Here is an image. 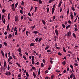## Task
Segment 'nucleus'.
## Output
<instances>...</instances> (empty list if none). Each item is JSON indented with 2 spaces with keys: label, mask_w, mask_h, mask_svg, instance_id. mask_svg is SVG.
<instances>
[{
  "label": "nucleus",
  "mask_w": 79,
  "mask_h": 79,
  "mask_svg": "<svg viewBox=\"0 0 79 79\" xmlns=\"http://www.w3.org/2000/svg\"><path fill=\"white\" fill-rule=\"evenodd\" d=\"M32 69H34V70H35V67H34V66L32 67Z\"/></svg>",
  "instance_id": "nucleus-47"
},
{
  "label": "nucleus",
  "mask_w": 79,
  "mask_h": 79,
  "mask_svg": "<svg viewBox=\"0 0 79 79\" xmlns=\"http://www.w3.org/2000/svg\"><path fill=\"white\" fill-rule=\"evenodd\" d=\"M40 69L39 68V69L38 72V74L39 75H40Z\"/></svg>",
  "instance_id": "nucleus-18"
},
{
  "label": "nucleus",
  "mask_w": 79,
  "mask_h": 79,
  "mask_svg": "<svg viewBox=\"0 0 79 79\" xmlns=\"http://www.w3.org/2000/svg\"><path fill=\"white\" fill-rule=\"evenodd\" d=\"M3 21V23H4V24H5V22H6V20H5V18L4 19V20H3V21Z\"/></svg>",
  "instance_id": "nucleus-46"
},
{
  "label": "nucleus",
  "mask_w": 79,
  "mask_h": 79,
  "mask_svg": "<svg viewBox=\"0 0 79 79\" xmlns=\"http://www.w3.org/2000/svg\"><path fill=\"white\" fill-rule=\"evenodd\" d=\"M31 46H33V47H34V43H31L30 46L31 47Z\"/></svg>",
  "instance_id": "nucleus-14"
},
{
  "label": "nucleus",
  "mask_w": 79,
  "mask_h": 79,
  "mask_svg": "<svg viewBox=\"0 0 79 79\" xmlns=\"http://www.w3.org/2000/svg\"><path fill=\"white\" fill-rule=\"evenodd\" d=\"M11 53V52H9L8 53V56H10V54Z\"/></svg>",
  "instance_id": "nucleus-64"
},
{
  "label": "nucleus",
  "mask_w": 79,
  "mask_h": 79,
  "mask_svg": "<svg viewBox=\"0 0 79 79\" xmlns=\"http://www.w3.org/2000/svg\"><path fill=\"white\" fill-rule=\"evenodd\" d=\"M5 11H6V10H5V9H3L2 10V13H5Z\"/></svg>",
  "instance_id": "nucleus-44"
},
{
  "label": "nucleus",
  "mask_w": 79,
  "mask_h": 79,
  "mask_svg": "<svg viewBox=\"0 0 79 79\" xmlns=\"http://www.w3.org/2000/svg\"><path fill=\"white\" fill-rule=\"evenodd\" d=\"M12 57H13L14 60H16V56H15L14 55V54H12Z\"/></svg>",
  "instance_id": "nucleus-9"
},
{
  "label": "nucleus",
  "mask_w": 79,
  "mask_h": 79,
  "mask_svg": "<svg viewBox=\"0 0 79 79\" xmlns=\"http://www.w3.org/2000/svg\"><path fill=\"white\" fill-rule=\"evenodd\" d=\"M39 38H36L35 39V41H36V42H37V41H38V40H39Z\"/></svg>",
  "instance_id": "nucleus-43"
},
{
  "label": "nucleus",
  "mask_w": 79,
  "mask_h": 79,
  "mask_svg": "<svg viewBox=\"0 0 79 79\" xmlns=\"http://www.w3.org/2000/svg\"><path fill=\"white\" fill-rule=\"evenodd\" d=\"M9 38L10 39V38H11V37H12V35H11V34L9 35Z\"/></svg>",
  "instance_id": "nucleus-55"
},
{
  "label": "nucleus",
  "mask_w": 79,
  "mask_h": 79,
  "mask_svg": "<svg viewBox=\"0 0 79 79\" xmlns=\"http://www.w3.org/2000/svg\"><path fill=\"white\" fill-rule=\"evenodd\" d=\"M56 48L57 49H58V50H60V47H56Z\"/></svg>",
  "instance_id": "nucleus-62"
},
{
  "label": "nucleus",
  "mask_w": 79,
  "mask_h": 79,
  "mask_svg": "<svg viewBox=\"0 0 79 79\" xmlns=\"http://www.w3.org/2000/svg\"><path fill=\"white\" fill-rule=\"evenodd\" d=\"M38 2H39V3L40 4H42V1L41 0H39Z\"/></svg>",
  "instance_id": "nucleus-19"
},
{
  "label": "nucleus",
  "mask_w": 79,
  "mask_h": 79,
  "mask_svg": "<svg viewBox=\"0 0 79 79\" xmlns=\"http://www.w3.org/2000/svg\"><path fill=\"white\" fill-rule=\"evenodd\" d=\"M44 66V63H41V67H43Z\"/></svg>",
  "instance_id": "nucleus-41"
},
{
  "label": "nucleus",
  "mask_w": 79,
  "mask_h": 79,
  "mask_svg": "<svg viewBox=\"0 0 79 79\" xmlns=\"http://www.w3.org/2000/svg\"><path fill=\"white\" fill-rule=\"evenodd\" d=\"M1 53L2 54V55L3 56H5V54H4V53H3V50H2L1 51Z\"/></svg>",
  "instance_id": "nucleus-10"
},
{
  "label": "nucleus",
  "mask_w": 79,
  "mask_h": 79,
  "mask_svg": "<svg viewBox=\"0 0 79 79\" xmlns=\"http://www.w3.org/2000/svg\"><path fill=\"white\" fill-rule=\"evenodd\" d=\"M18 5V2H17L15 4V8H17V6Z\"/></svg>",
  "instance_id": "nucleus-27"
},
{
  "label": "nucleus",
  "mask_w": 79,
  "mask_h": 79,
  "mask_svg": "<svg viewBox=\"0 0 79 79\" xmlns=\"http://www.w3.org/2000/svg\"><path fill=\"white\" fill-rule=\"evenodd\" d=\"M62 64L64 65H65L66 64V62L65 61H64L62 62Z\"/></svg>",
  "instance_id": "nucleus-35"
},
{
  "label": "nucleus",
  "mask_w": 79,
  "mask_h": 79,
  "mask_svg": "<svg viewBox=\"0 0 79 79\" xmlns=\"http://www.w3.org/2000/svg\"><path fill=\"white\" fill-rule=\"evenodd\" d=\"M73 73H72V74L70 75V78L71 79H72V78H73Z\"/></svg>",
  "instance_id": "nucleus-16"
},
{
  "label": "nucleus",
  "mask_w": 79,
  "mask_h": 79,
  "mask_svg": "<svg viewBox=\"0 0 79 79\" xmlns=\"http://www.w3.org/2000/svg\"><path fill=\"white\" fill-rule=\"evenodd\" d=\"M14 6H15V4L14 3L12 4L11 5V7H12V8L14 7Z\"/></svg>",
  "instance_id": "nucleus-58"
},
{
  "label": "nucleus",
  "mask_w": 79,
  "mask_h": 79,
  "mask_svg": "<svg viewBox=\"0 0 79 79\" xmlns=\"http://www.w3.org/2000/svg\"><path fill=\"white\" fill-rule=\"evenodd\" d=\"M10 13H9L8 15V19H10Z\"/></svg>",
  "instance_id": "nucleus-22"
},
{
  "label": "nucleus",
  "mask_w": 79,
  "mask_h": 79,
  "mask_svg": "<svg viewBox=\"0 0 79 79\" xmlns=\"http://www.w3.org/2000/svg\"><path fill=\"white\" fill-rule=\"evenodd\" d=\"M73 36L75 37V38H76V34L74 33H73Z\"/></svg>",
  "instance_id": "nucleus-37"
},
{
  "label": "nucleus",
  "mask_w": 79,
  "mask_h": 79,
  "mask_svg": "<svg viewBox=\"0 0 79 79\" xmlns=\"http://www.w3.org/2000/svg\"><path fill=\"white\" fill-rule=\"evenodd\" d=\"M20 12L21 14H23V10H20Z\"/></svg>",
  "instance_id": "nucleus-59"
},
{
  "label": "nucleus",
  "mask_w": 79,
  "mask_h": 79,
  "mask_svg": "<svg viewBox=\"0 0 79 79\" xmlns=\"http://www.w3.org/2000/svg\"><path fill=\"white\" fill-rule=\"evenodd\" d=\"M9 58L8 60V62H10V61L11 60H13V57H12L11 56H9Z\"/></svg>",
  "instance_id": "nucleus-2"
},
{
  "label": "nucleus",
  "mask_w": 79,
  "mask_h": 79,
  "mask_svg": "<svg viewBox=\"0 0 79 79\" xmlns=\"http://www.w3.org/2000/svg\"><path fill=\"white\" fill-rule=\"evenodd\" d=\"M69 8H68V9H67V15H69Z\"/></svg>",
  "instance_id": "nucleus-25"
},
{
  "label": "nucleus",
  "mask_w": 79,
  "mask_h": 79,
  "mask_svg": "<svg viewBox=\"0 0 79 79\" xmlns=\"http://www.w3.org/2000/svg\"><path fill=\"white\" fill-rule=\"evenodd\" d=\"M68 23H69V24H71V23H72V22H71V21H70V20L68 21Z\"/></svg>",
  "instance_id": "nucleus-51"
},
{
  "label": "nucleus",
  "mask_w": 79,
  "mask_h": 79,
  "mask_svg": "<svg viewBox=\"0 0 79 79\" xmlns=\"http://www.w3.org/2000/svg\"><path fill=\"white\" fill-rule=\"evenodd\" d=\"M54 11H55V8H52V14H53V13H54Z\"/></svg>",
  "instance_id": "nucleus-11"
},
{
  "label": "nucleus",
  "mask_w": 79,
  "mask_h": 79,
  "mask_svg": "<svg viewBox=\"0 0 79 79\" xmlns=\"http://www.w3.org/2000/svg\"><path fill=\"white\" fill-rule=\"evenodd\" d=\"M7 55H8V53H6L5 54L6 58H7Z\"/></svg>",
  "instance_id": "nucleus-53"
},
{
  "label": "nucleus",
  "mask_w": 79,
  "mask_h": 79,
  "mask_svg": "<svg viewBox=\"0 0 79 79\" xmlns=\"http://www.w3.org/2000/svg\"><path fill=\"white\" fill-rule=\"evenodd\" d=\"M31 61H32V64H35L34 61V60H31Z\"/></svg>",
  "instance_id": "nucleus-61"
},
{
  "label": "nucleus",
  "mask_w": 79,
  "mask_h": 79,
  "mask_svg": "<svg viewBox=\"0 0 79 79\" xmlns=\"http://www.w3.org/2000/svg\"><path fill=\"white\" fill-rule=\"evenodd\" d=\"M35 26L34 25V26H32V30H33L34 29V28H35Z\"/></svg>",
  "instance_id": "nucleus-54"
},
{
  "label": "nucleus",
  "mask_w": 79,
  "mask_h": 79,
  "mask_svg": "<svg viewBox=\"0 0 79 79\" xmlns=\"http://www.w3.org/2000/svg\"><path fill=\"white\" fill-rule=\"evenodd\" d=\"M53 77H54V75H52L51 76V79H53Z\"/></svg>",
  "instance_id": "nucleus-31"
},
{
  "label": "nucleus",
  "mask_w": 79,
  "mask_h": 79,
  "mask_svg": "<svg viewBox=\"0 0 79 79\" xmlns=\"http://www.w3.org/2000/svg\"><path fill=\"white\" fill-rule=\"evenodd\" d=\"M58 55H60V56H61V55H62V54L60 52H58Z\"/></svg>",
  "instance_id": "nucleus-42"
},
{
  "label": "nucleus",
  "mask_w": 79,
  "mask_h": 79,
  "mask_svg": "<svg viewBox=\"0 0 79 79\" xmlns=\"http://www.w3.org/2000/svg\"><path fill=\"white\" fill-rule=\"evenodd\" d=\"M14 31H17V28L16 27H15Z\"/></svg>",
  "instance_id": "nucleus-40"
},
{
  "label": "nucleus",
  "mask_w": 79,
  "mask_h": 79,
  "mask_svg": "<svg viewBox=\"0 0 79 79\" xmlns=\"http://www.w3.org/2000/svg\"><path fill=\"white\" fill-rule=\"evenodd\" d=\"M71 32L69 31V32H67L66 35V36L67 37H71Z\"/></svg>",
  "instance_id": "nucleus-1"
},
{
  "label": "nucleus",
  "mask_w": 79,
  "mask_h": 79,
  "mask_svg": "<svg viewBox=\"0 0 79 79\" xmlns=\"http://www.w3.org/2000/svg\"><path fill=\"white\" fill-rule=\"evenodd\" d=\"M32 58L31 60H34V56H32Z\"/></svg>",
  "instance_id": "nucleus-45"
},
{
  "label": "nucleus",
  "mask_w": 79,
  "mask_h": 79,
  "mask_svg": "<svg viewBox=\"0 0 79 79\" xmlns=\"http://www.w3.org/2000/svg\"><path fill=\"white\" fill-rule=\"evenodd\" d=\"M33 73L34 77V78H35V77H36V75H35V73H34V72H33Z\"/></svg>",
  "instance_id": "nucleus-13"
},
{
  "label": "nucleus",
  "mask_w": 79,
  "mask_h": 79,
  "mask_svg": "<svg viewBox=\"0 0 79 79\" xmlns=\"http://www.w3.org/2000/svg\"><path fill=\"white\" fill-rule=\"evenodd\" d=\"M6 31H10V24H8L7 27Z\"/></svg>",
  "instance_id": "nucleus-3"
},
{
  "label": "nucleus",
  "mask_w": 79,
  "mask_h": 79,
  "mask_svg": "<svg viewBox=\"0 0 79 79\" xmlns=\"http://www.w3.org/2000/svg\"><path fill=\"white\" fill-rule=\"evenodd\" d=\"M74 29H75V31H78V29H77V28L74 27Z\"/></svg>",
  "instance_id": "nucleus-52"
},
{
  "label": "nucleus",
  "mask_w": 79,
  "mask_h": 79,
  "mask_svg": "<svg viewBox=\"0 0 79 79\" xmlns=\"http://www.w3.org/2000/svg\"><path fill=\"white\" fill-rule=\"evenodd\" d=\"M47 52H48V53H50V52H52V51H51V50H50V49H48L47 50Z\"/></svg>",
  "instance_id": "nucleus-24"
},
{
  "label": "nucleus",
  "mask_w": 79,
  "mask_h": 79,
  "mask_svg": "<svg viewBox=\"0 0 79 79\" xmlns=\"http://www.w3.org/2000/svg\"><path fill=\"white\" fill-rule=\"evenodd\" d=\"M16 64L18 65L19 67H21V65H20V64H19L18 62L16 63Z\"/></svg>",
  "instance_id": "nucleus-30"
},
{
  "label": "nucleus",
  "mask_w": 79,
  "mask_h": 79,
  "mask_svg": "<svg viewBox=\"0 0 79 79\" xmlns=\"http://www.w3.org/2000/svg\"><path fill=\"white\" fill-rule=\"evenodd\" d=\"M50 48V46H48L46 47L45 48V50H48V48Z\"/></svg>",
  "instance_id": "nucleus-28"
},
{
  "label": "nucleus",
  "mask_w": 79,
  "mask_h": 79,
  "mask_svg": "<svg viewBox=\"0 0 79 79\" xmlns=\"http://www.w3.org/2000/svg\"><path fill=\"white\" fill-rule=\"evenodd\" d=\"M26 76H27V77H29V73H28V72H26Z\"/></svg>",
  "instance_id": "nucleus-34"
},
{
  "label": "nucleus",
  "mask_w": 79,
  "mask_h": 79,
  "mask_svg": "<svg viewBox=\"0 0 79 79\" xmlns=\"http://www.w3.org/2000/svg\"><path fill=\"white\" fill-rule=\"evenodd\" d=\"M62 26L63 28H65L66 27V25L64 23H63Z\"/></svg>",
  "instance_id": "nucleus-12"
},
{
  "label": "nucleus",
  "mask_w": 79,
  "mask_h": 79,
  "mask_svg": "<svg viewBox=\"0 0 79 79\" xmlns=\"http://www.w3.org/2000/svg\"><path fill=\"white\" fill-rule=\"evenodd\" d=\"M28 33H29V32H28V31H27L26 32V34L27 36H28Z\"/></svg>",
  "instance_id": "nucleus-56"
},
{
  "label": "nucleus",
  "mask_w": 79,
  "mask_h": 79,
  "mask_svg": "<svg viewBox=\"0 0 79 79\" xmlns=\"http://www.w3.org/2000/svg\"><path fill=\"white\" fill-rule=\"evenodd\" d=\"M18 50L19 52V53H21V48H19L18 49Z\"/></svg>",
  "instance_id": "nucleus-23"
},
{
  "label": "nucleus",
  "mask_w": 79,
  "mask_h": 79,
  "mask_svg": "<svg viewBox=\"0 0 79 79\" xmlns=\"http://www.w3.org/2000/svg\"><path fill=\"white\" fill-rule=\"evenodd\" d=\"M33 33L34 34H38V33H39V31H35L33 32Z\"/></svg>",
  "instance_id": "nucleus-17"
},
{
  "label": "nucleus",
  "mask_w": 79,
  "mask_h": 79,
  "mask_svg": "<svg viewBox=\"0 0 79 79\" xmlns=\"http://www.w3.org/2000/svg\"><path fill=\"white\" fill-rule=\"evenodd\" d=\"M70 18L72 19H73V12H70Z\"/></svg>",
  "instance_id": "nucleus-4"
},
{
  "label": "nucleus",
  "mask_w": 79,
  "mask_h": 79,
  "mask_svg": "<svg viewBox=\"0 0 79 79\" xmlns=\"http://www.w3.org/2000/svg\"><path fill=\"white\" fill-rule=\"evenodd\" d=\"M4 18V15H2V21H3V18Z\"/></svg>",
  "instance_id": "nucleus-38"
},
{
  "label": "nucleus",
  "mask_w": 79,
  "mask_h": 79,
  "mask_svg": "<svg viewBox=\"0 0 79 79\" xmlns=\"http://www.w3.org/2000/svg\"><path fill=\"white\" fill-rule=\"evenodd\" d=\"M53 1H54V0H50L48 1V3H51L52 2H53Z\"/></svg>",
  "instance_id": "nucleus-20"
},
{
  "label": "nucleus",
  "mask_w": 79,
  "mask_h": 79,
  "mask_svg": "<svg viewBox=\"0 0 79 79\" xmlns=\"http://www.w3.org/2000/svg\"><path fill=\"white\" fill-rule=\"evenodd\" d=\"M46 9H47V12H48V11H49V8L47 7L46 8Z\"/></svg>",
  "instance_id": "nucleus-48"
},
{
  "label": "nucleus",
  "mask_w": 79,
  "mask_h": 79,
  "mask_svg": "<svg viewBox=\"0 0 79 79\" xmlns=\"http://www.w3.org/2000/svg\"><path fill=\"white\" fill-rule=\"evenodd\" d=\"M21 5H23V6H24V2L23 1H22Z\"/></svg>",
  "instance_id": "nucleus-21"
},
{
  "label": "nucleus",
  "mask_w": 79,
  "mask_h": 79,
  "mask_svg": "<svg viewBox=\"0 0 79 79\" xmlns=\"http://www.w3.org/2000/svg\"><path fill=\"white\" fill-rule=\"evenodd\" d=\"M15 21L16 22H18V21H19V20L18 19L17 17H16L15 18Z\"/></svg>",
  "instance_id": "nucleus-15"
},
{
  "label": "nucleus",
  "mask_w": 79,
  "mask_h": 79,
  "mask_svg": "<svg viewBox=\"0 0 79 79\" xmlns=\"http://www.w3.org/2000/svg\"><path fill=\"white\" fill-rule=\"evenodd\" d=\"M6 66V61H5L4 62L3 67H4V68H5Z\"/></svg>",
  "instance_id": "nucleus-8"
},
{
  "label": "nucleus",
  "mask_w": 79,
  "mask_h": 79,
  "mask_svg": "<svg viewBox=\"0 0 79 79\" xmlns=\"http://www.w3.org/2000/svg\"><path fill=\"white\" fill-rule=\"evenodd\" d=\"M26 31V28L24 27L23 28V29L22 30V32H24V31Z\"/></svg>",
  "instance_id": "nucleus-33"
},
{
  "label": "nucleus",
  "mask_w": 79,
  "mask_h": 79,
  "mask_svg": "<svg viewBox=\"0 0 79 79\" xmlns=\"http://www.w3.org/2000/svg\"><path fill=\"white\" fill-rule=\"evenodd\" d=\"M10 66H9V65H8V66H7V70H9L10 69Z\"/></svg>",
  "instance_id": "nucleus-57"
},
{
  "label": "nucleus",
  "mask_w": 79,
  "mask_h": 79,
  "mask_svg": "<svg viewBox=\"0 0 79 79\" xmlns=\"http://www.w3.org/2000/svg\"><path fill=\"white\" fill-rule=\"evenodd\" d=\"M55 32L56 33V34L57 36H58V30H57V29H56L55 30Z\"/></svg>",
  "instance_id": "nucleus-5"
},
{
  "label": "nucleus",
  "mask_w": 79,
  "mask_h": 79,
  "mask_svg": "<svg viewBox=\"0 0 79 79\" xmlns=\"http://www.w3.org/2000/svg\"><path fill=\"white\" fill-rule=\"evenodd\" d=\"M71 26V25H68L66 27V29H69V28Z\"/></svg>",
  "instance_id": "nucleus-26"
},
{
  "label": "nucleus",
  "mask_w": 79,
  "mask_h": 79,
  "mask_svg": "<svg viewBox=\"0 0 79 79\" xmlns=\"http://www.w3.org/2000/svg\"><path fill=\"white\" fill-rule=\"evenodd\" d=\"M62 3V2H61V1H60L59 3V5H58V7H60V6H61V4Z\"/></svg>",
  "instance_id": "nucleus-7"
},
{
  "label": "nucleus",
  "mask_w": 79,
  "mask_h": 79,
  "mask_svg": "<svg viewBox=\"0 0 79 79\" xmlns=\"http://www.w3.org/2000/svg\"><path fill=\"white\" fill-rule=\"evenodd\" d=\"M4 45H5V46H7L8 44H7V43H6V42H4L3 43Z\"/></svg>",
  "instance_id": "nucleus-39"
},
{
  "label": "nucleus",
  "mask_w": 79,
  "mask_h": 79,
  "mask_svg": "<svg viewBox=\"0 0 79 79\" xmlns=\"http://www.w3.org/2000/svg\"><path fill=\"white\" fill-rule=\"evenodd\" d=\"M42 22L43 23V24H44V26L46 24V22H45V21L43 19L42 20Z\"/></svg>",
  "instance_id": "nucleus-6"
},
{
  "label": "nucleus",
  "mask_w": 79,
  "mask_h": 79,
  "mask_svg": "<svg viewBox=\"0 0 79 79\" xmlns=\"http://www.w3.org/2000/svg\"><path fill=\"white\" fill-rule=\"evenodd\" d=\"M23 58H24V60H27V58H26V56H23Z\"/></svg>",
  "instance_id": "nucleus-29"
},
{
  "label": "nucleus",
  "mask_w": 79,
  "mask_h": 79,
  "mask_svg": "<svg viewBox=\"0 0 79 79\" xmlns=\"http://www.w3.org/2000/svg\"><path fill=\"white\" fill-rule=\"evenodd\" d=\"M71 8L72 10H73L74 11H75V9L74 8V7H71Z\"/></svg>",
  "instance_id": "nucleus-32"
},
{
  "label": "nucleus",
  "mask_w": 79,
  "mask_h": 79,
  "mask_svg": "<svg viewBox=\"0 0 79 79\" xmlns=\"http://www.w3.org/2000/svg\"><path fill=\"white\" fill-rule=\"evenodd\" d=\"M37 7H35V12H36V11H37Z\"/></svg>",
  "instance_id": "nucleus-49"
},
{
  "label": "nucleus",
  "mask_w": 79,
  "mask_h": 79,
  "mask_svg": "<svg viewBox=\"0 0 79 79\" xmlns=\"http://www.w3.org/2000/svg\"><path fill=\"white\" fill-rule=\"evenodd\" d=\"M41 40H42V38H40L39 39V40H38V42H40V41Z\"/></svg>",
  "instance_id": "nucleus-60"
},
{
  "label": "nucleus",
  "mask_w": 79,
  "mask_h": 79,
  "mask_svg": "<svg viewBox=\"0 0 79 79\" xmlns=\"http://www.w3.org/2000/svg\"><path fill=\"white\" fill-rule=\"evenodd\" d=\"M56 72H57V73H60V70H59L57 69L56 70Z\"/></svg>",
  "instance_id": "nucleus-50"
},
{
  "label": "nucleus",
  "mask_w": 79,
  "mask_h": 79,
  "mask_svg": "<svg viewBox=\"0 0 79 79\" xmlns=\"http://www.w3.org/2000/svg\"><path fill=\"white\" fill-rule=\"evenodd\" d=\"M63 50L64 52H66V49H65V48L64 47H63Z\"/></svg>",
  "instance_id": "nucleus-36"
},
{
  "label": "nucleus",
  "mask_w": 79,
  "mask_h": 79,
  "mask_svg": "<svg viewBox=\"0 0 79 79\" xmlns=\"http://www.w3.org/2000/svg\"><path fill=\"white\" fill-rule=\"evenodd\" d=\"M43 62L44 63H45V60L44 59H43Z\"/></svg>",
  "instance_id": "nucleus-63"
}]
</instances>
